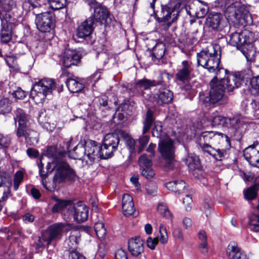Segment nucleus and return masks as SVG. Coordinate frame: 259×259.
I'll use <instances>...</instances> for the list:
<instances>
[{"label":"nucleus","mask_w":259,"mask_h":259,"mask_svg":"<svg viewBox=\"0 0 259 259\" xmlns=\"http://www.w3.org/2000/svg\"><path fill=\"white\" fill-rule=\"evenodd\" d=\"M197 64L214 73L216 76L210 82L208 96L200 93V99L204 103L215 104L222 99L225 91L231 92L241 85L246 78L242 72L227 74V70L219 67L221 50L219 45L212 46L197 53Z\"/></svg>","instance_id":"obj_1"},{"label":"nucleus","mask_w":259,"mask_h":259,"mask_svg":"<svg viewBox=\"0 0 259 259\" xmlns=\"http://www.w3.org/2000/svg\"><path fill=\"white\" fill-rule=\"evenodd\" d=\"M71 141L72 139H70L62 151H59L56 146H51L47 149V156L53 159L52 162H48V167L52 165L53 167L56 168L54 179L57 183H60L66 180H74L76 176L74 170L62 159L66 152H70L69 147Z\"/></svg>","instance_id":"obj_2"},{"label":"nucleus","mask_w":259,"mask_h":259,"mask_svg":"<svg viewBox=\"0 0 259 259\" xmlns=\"http://www.w3.org/2000/svg\"><path fill=\"white\" fill-rule=\"evenodd\" d=\"M221 7H227L225 11L226 18L234 23L241 25H249L252 23V19L249 11L241 3L233 0H217Z\"/></svg>","instance_id":"obj_3"},{"label":"nucleus","mask_w":259,"mask_h":259,"mask_svg":"<svg viewBox=\"0 0 259 259\" xmlns=\"http://www.w3.org/2000/svg\"><path fill=\"white\" fill-rule=\"evenodd\" d=\"M254 40V33L245 29L240 32L232 33L230 35L229 44L240 50L247 61H251L255 52L252 45Z\"/></svg>","instance_id":"obj_4"},{"label":"nucleus","mask_w":259,"mask_h":259,"mask_svg":"<svg viewBox=\"0 0 259 259\" xmlns=\"http://www.w3.org/2000/svg\"><path fill=\"white\" fill-rule=\"evenodd\" d=\"M16 117H14L15 123L18 121V127L16 135L18 137H24L27 143L33 145L38 142L37 133L31 130L27 124L28 116L21 109H17L15 112Z\"/></svg>","instance_id":"obj_5"},{"label":"nucleus","mask_w":259,"mask_h":259,"mask_svg":"<svg viewBox=\"0 0 259 259\" xmlns=\"http://www.w3.org/2000/svg\"><path fill=\"white\" fill-rule=\"evenodd\" d=\"M99 150L98 143L94 141L89 140L85 143L84 147L82 145H78L75 147L71 151V154L74 159L86 161L89 160L92 162L99 160Z\"/></svg>","instance_id":"obj_6"},{"label":"nucleus","mask_w":259,"mask_h":259,"mask_svg":"<svg viewBox=\"0 0 259 259\" xmlns=\"http://www.w3.org/2000/svg\"><path fill=\"white\" fill-rule=\"evenodd\" d=\"M56 83L50 78H44L35 82L30 92L31 98L36 103H42L47 96L56 89Z\"/></svg>","instance_id":"obj_7"},{"label":"nucleus","mask_w":259,"mask_h":259,"mask_svg":"<svg viewBox=\"0 0 259 259\" xmlns=\"http://www.w3.org/2000/svg\"><path fill=\"white\" fill-rule=\"evenodd\" d=\"M70 226L68 223H55L47 228L41 234V239L47 245L54 240H61L63 234H67Z\"/></svg>","instance_id":"obj_8"},{"label":"nucleus","mask_w":259,"mask_h":259,"mask_svg":"<svg viewBox=\"0 0 259 259\" xmlns=\"http://www.w3.org/2000/svg\"><path fill=\"white\" fill-rule=\"evenodd\" d=\"M119 138L116 133L106 135L103 141V146L98 145L99 148V159H107L113 156V153L117 149Z\"/></svg>","instance_id":"obj_9"},{"label":"nucleus","mask_w":259,"mask_h":259,"mask_svg":"<svg viewBox=\"0 0 259 259\" xmlns=\"http://www.w3.org/2000/svg\"><path fill=\"white\" fill-rule=\"evenodd\" d=\"M158 149L162 157L167 161V169H172L174 167L172 160L175 157V147L173 141L168 137L160 139L158 144Z\"/></svg>","instance_id":"obj_10"},{"label":"nucleus","mask_w":259,"mask_h":259,"mask_svg":"<svg viewBox=\"0 0 259 259\" xmlns=\"http://www.w3.org/2000/svg\"><path fill=\"white\" fill-rule=\"evenodd\" d=\"M211 121L212 125L222 124L227 126L229 123L237 131H239L247 123L242 117L236 116L232 118H227L219 115L218 113H213Z\"/></svg>","instance_id":"obj_11"},{"label":"nucleus","mask_w":259,"mask_h":259,"mask_svg":"<svg viewBox=\"0 0 259 259\" xmlns=\"http://www.w3.org/2000/svg\"><path fill=\"white\" fill-rule=\"evenodd\" d=\"M54 16L51 12H46L36 15V27L42 32H50L54 27Z\"/></svg>","instance_id":"obj_12"},{"label":"nucleus","mask_w":259,"mask_h":259,"mask_svg":"<svg viewBox=\"0 0 259 259\" xmlns=\"http://www.w3.org/2000/svg\"><path fill=\"white\" fill-rule=\"evenodd\" d=\"M81 54L77 50L66 49L62 54L60 62L65 67L77 65L80 61Z\"/></svg>","instance_id":"obj_13"},{"label":"nucleus","mask_w":259,"mask_h":259,"mask_svg":"<svg viewBox=\"0 0 259 259\" xmlns=\"http://www.w3.org/2000/svg\"><path fill=\"white\" fill-rule=\"evenodd\" d=\"M162 17L160 21L162 29L166 30L177 18L178 12L174 8L164 6L162 8Z\"/></svg>","instance_id":"obj_14"},{"label":"nucleus","mask_w":259,"mask_h":259,"mask_svg":"<svg viewBox=\"0 0 259 259\" xmlns=\"http://www.w3.org/2000/svg\"><path fill=\"white\" fill-rule=\"evenodd\" d=\"M243 155L250 164L259 168V143L246 148L243 151Z\"/></svg>","instance_id":"obj_15"},{"label":"nucleus","mask_w":259,"mask_h":259,"mask_svg":"<svg viewBox=\"0 0 259 259\" xmlns=\"http://www.w3.org/2000/svg\"><path fill=\"white\" fill-rule=\"evenodd\" d=\"M139 164L142 175L147 179L154 177L155 172L152 168L151 160L145 154L142 155L139 159Z\"/></svg>","instance_id":"obj_16"},{"label":"nucleus","mask_w":259,"mask_h":259,"mask_svg":"<svg viewBox=\"0 0 259 259\" xmlns=\"http://www.w3.org/2000/svg\"><path fill=\"white\" fill-rule=\"evenodd\" d=\"M226 253L229 259H249L248 256L235 242H231L228 244Z\"/></svg>","instance_id":"obj_17"},{"label":"nucleus","mask_w":259,"mask_h":259,"mask_svg":"<svg viewBox=\"0 0 259 259\" xmlns=\"http://www.w3.org/2000/svg\"><path fill=\"white\" fill-rule=\"evenodd\" d=\"M172 99V92L168 89L164 88L159 89L153 98V101L160 105L170 103Z\"/></svg>","instance_id":"obj_18"},{"label":"nucleus","mask_w":259,"mask_h":259,"mask_svg":"<svg viewBox=\"0 0 259 259\" xmlns=\"http://www.w3.org/2000/svg\"><path fill=\"white\" fill-rule=\"evenodd\" d=\"M70 226L67 233L70 232L68 239V245L70 249H75L80 240V232L79 228L72 224L68 223Z\"/></svg>","instance_id":"obj_19"},{"label":"nucleus","mask_w":259,"mask_h":259,"mask_svg":"<svg viewBox=\"0 0 259 259\" xmlns=\"http://www.w3.org/2000/svg\"><path fill=\"white\" fill-rule=\"evenodd\" d=\"M191 65V63L188 61H183L182 62L176 75L177 80L184 82L190 79V73L192 71Z\"/></svg>","instance_id":"obj_20"},{"label":"nucleus","mask_w":259,"mask_h":259,"mask_svg":"<svg viewBox=\"0 0 259 259\" xmlns=\"http://www.w3.org/2000/svg\"><path fill=\"white\" fill-rule=\"evenodd\" d=\"M94 19L89 18L78 26L76 30V35L79 38H84L90 35L93 30Z\"/></svg>","instance_id":"obj_21"},{"label":"nucleus","mask_w":259,"mask_h":259,"mask_svg":"<svg viewBox=\"0 0 259 259\" xmlns=\"http://www.w3.org/2000/svg\"><path fill=\"white\" fill-rule=\"evenodd\" d=\"M128 248L132 255L138 256L144 251V242L139 237L132 238L128 241Z\"/></svg>","instance_id":"obj_22"},{"label":"nucleus","mask_w":259,"mask_h":259,"mask_svg":"<svg viewBox=\"0 0 259 259\" xmlns=\"http://www.w3.org/2000/svg\"><path fill=\"white\" fill-rule=\"evenodd\" d=\"M122 208L123 214L125 215L128 216L134 214L135 208L133 202V199L130 195L128 194L123 195Z\"/></svg>","instance_id":"obj_23"},{"label":"nucleus","mask_w":259,"mask_h":259,"mask_svg":"<svg viewBox=\"0 0 259 259\" xmlns=\"http://www.w3.org/2000/svg\"><path fill=\"white\" fill-rule=\"evenodd\" d=\"M201 149L204 152L207 153L215 160H222L224 158V150L219 149H215L206 143H200Z\"/></svg>","instance_id":"obj_24"},{"label":"nucleus","mask_w":259,"mask_h":259,"mask_svg":"<svg viewBox=\"0 0 259 259\" xmlns=\"http://www.w3.org/2000/svg\"><path fill=\"white\" fill-rule=\"evenodd\" d=\"M89 209L84 204L77 205L74 208V220L78 223L86 221L88 218Z\"/></svg>","instance_id":"obj_25"},{"label":"nucleus","mask_w":259,"mask_h":259,"mask_svg":"<svg viewBox=\"0 0 259 259\" xmlns=\"http://www.w3.org/2000/svg\"><path fill=\"white\" fill-rule=\"evenodd\" d=\"M166 187L175 193H183L186 191V184L182 180H177L168 182L166 184Z\"/></svg>","instance_id":"obj_26"},{"label":"nucleus","mask_w":259,"mask_h":259,"mask_svg":"<svg viewBox=\"0 0 259 259\" xmlns=\"http://www.w3.org/2000/svg\"><path fill=\"white\" fill-rule=\"evenodd\" d=\"M221 19L222 16L220 14L210 13L206 18V24L209 27L215 30L219 27Z\"/></svg>","instance_id":"obj_27"},{"label":"nucleus","mask_w":259,"mask_h":259,"mask_svg":"<svg viewBox=\"0 0 259 259\" xmlns=\"http://www.w3.org/2000/svg\"><path fill=\"white\" fill-rule=\"evenodd\" d=\"M42 158H40L39 159V162L38 163V167L39 168V175L41 178V183L44 187L49 191H51V189L47 186V181H46V178L48 176V172H51L53 170H56V168L53 167V166L52 165L51 166H47V171H45L44 170L43 167L44 164H42Z\"/></svg>","instance_id":"obj_28"},{"label":"nucleus","mask_w":259,"mask_h":259,"mask_svg":"<svg viewBox=\"0 0 259 259\" xmlns=\"http://www.w3.org/2000/svg\"><path fill=\"white\" fill-rule=\"evenodd\" d=\"M109 13L106 8L97 7L94 10V18L97 21L104 23L108 17Z\"/></svg>","instance_id":"obj_29"},{"label":"nucleus","mask_w":259,"mask_h":259,"mask_svg":"<svg viewBox=\"0 0 259 259\" xmlns=\"http://www.w3.org/2000/svg\"><path fill=\"white\" fill-rule=\"evenodd\" d=\"M186 164L191 170L198 169L200 166L199 157L194 154H188L186 158Z\"/></svg>","instance_id":"obj_30"},{"label":"nucleus","mask_w":259,"mask_h":259,"mask_svg":"<svg viewBox=\"0 0 259 259\" xmlns=\"http://www.w3.org/2000/svg\"><path fill=\"white\" fill-rule=\"evenodd\" d=\"M165 51V45L162 42L157 43L153 48L152 52V59L159 60L163 57Z\"/></svg>","instance_id":"obj_31"},{"label":"nucleus","mask_w":259,"mask_h":259,"mask_svg":"<svg viewBox=\"0 0 259 259\" xmlns=\"http://www.w3.org/2000/svg\"><path fill=\"white\" fill-rule=\"evenodd\" d=\"M3 9L0 11V19L3 24L11 23V16L9 12L11 9V7L10 6L9 3L6 2L3 5Z\"/></svg>","instance_id":"obj_32"},{"label":"nucleus","mask_w":259,"mask_h":259,"mask_svg":"<svg viewBox=\"0 0 259 259\" xmlns=\"http://www.w3.org/2000/svg\"><path fill=\"white\" fill-rule=\"evenodd\" d=\"M68 90L72 93H77L83 88V84L73 78H69L66 81Z\"/></svg>","instance_id":"obj_33"},{"label":"nucleus","mask_w":259,"mask_h":259,"mask_svg":"<svg viewBox=\"0 0 259 259\" xmlns=\"http://www.w3.org/2000/svg\"><path fill=\"white\" fill-rule=\"evenodd\" d=\"M198 237L200 241V251L203 254H206L208 252L207 235L203 230L200 231L198 233Z\"/></svg>","instance_id":"obj_34"},{"label":"nucleus","mask_w":259,"mask_h":259,"mask_svg":"<svg viewBox=\"0 0 259 259\" xmlns=\"http://www.w3.org/2000/svg\"><path fill=\"white\" fill-rule=\"evenodd\" d=\"M153 112L151 110H148L146 113L145 119L143 122V134L147 133L154 121Z\"/></svg>","instance_id":"obj_35"},{"label":"nucleus","mask_w":259,"mask_h":259,"mask_svg":"<svg viewBox=\"0 0 259 259\" xmlns=\"http://www.w3.org/2000/svg\"><path fill=\"white\" fill-rule=\"evenodd\" d=\"M245 112L255 117L259 116V101L253 100L246 106Z\"/></svg>","instance_id":"obj_36"},{"label":"nucleus","mask_w":259,"mask_h":259,"mask_svg":"<svg viewBox=\"0 0 259 259\" xmlns=\"http://www.w3.org/2000/svg\"><path fill=\"white\" fill-rule=\"evenodd\" d=\"M223 134L222 133L214 132L212 131H206L203 132L200 136V140L202 141V139L204 142L209 141L210 140H217L218 138H222Z\"/></svg>","instance_id":"obj_37"},{"label":"nucleus","mask_w":259,"mask_h":259,"mask_svg":"<svg viewBox=\"0 0 259 259\" xmlns=\"http://www.w3.org/2000/svg\"><path fill=\"white\" fill-rule=\"evenodd\" d=\"M72 205V202L70 200H63L58 199L57 200L56 203L52 208V211L54 213L58 212L64 208L69 207Z\"/></svg>","instance_id":"obj_38"},{"label":"nucleus","mask_w":259,"mask_h":259,"mask_svg":"<svg viewBox=\"0 0 259 259\" xmlns=\"http://www.w3.org/2000/svg\"><path fill=\"white\" fill-rule=\"evenodd\" d=\"M248 228L252 231L259 232V215L252 214L249 217Z\"/></svg>","instance_id":"obj_39"},{"label":"nucleus","mask_w":259,"mask_h":259,"mask_svg":"<svg viewBox=\"0 0 259 259\" xmlns=\"http://www.w3.org/2000/svg\"><path fill=\"white\" fill-rule=\"evenodd\" d=\"M120 135L124 139L127 147L131 153L135 150V141L127 134L122 131H119Z\"/></svg>","instance_id":"obj_40"},{"label":"nucleus","mask_w":259,"mask_h":259,"mask_svg":"<svg viewBox=\"0 0 259 259\" xmlns=\"http://www.w3.org/2000/svg\"><path fill=\"white\" fill-rule=\"evenodd\" d=\"M94 229L98 238L101 240L104 239L106 235L104 224L102 222L96 223Z\"/></svg>","instance_id":"obj_41"},{"label":"nucleus","mask_w":259,"mask_h":259,"mask_svg":"<svg viewBox=\"0 0 259 259\" xmlns=\"http://www.w3.org/2000/svg\"><path fill=\"white\" fill-rule=\"evenodd\" d=\"M10 193L9 186H6L3 182L2 178L0 177V195H2L1 200H5L9 196ZM2 206L0 204V211L2 210Z\"/></svg>","instance_id":"obj_42"},{"label":"nucleus","mask_w":259,"mask_h":259,"mask_svg":"<svg viewBox=\"0 0 259 259\" xmlns=\"http://www.w3.org/2000/svg\"><path fill=\"white\" fill-rule=\"evenodd\" d=\"M157 209L158 212L164 217L167 219H171L172 218V214L168 210L166 204L162 202L158 203Z\"/></svg>","instance_id":"obj_43"},{"label":"nucleus","mask_w":259,"mask_h":259,"mask_svg":"<svg viewBox=\"0 0 259 259\" xmlns=\"http://www.w3.org/2000/svg\"><path fill=\"white\" fill-rule=\"evenodd\" d=\"M257 188L256 185L248 188L244 191V197L248 200L254 199L257 195Z\"/></svg>","instance_id":"obj_44"},{"label":"nucleus","mask_w":259,"mask_h":259,"mask_svg":"<svg viewBox=\"0 0 259 259\" xmlns=\"http://www.w3.org/2000/svg\"><path fill=\"white\" fill-rule=\"evenodd\" d=\"M12 107L9 100L7 98H3L0 101V114H5L11 111Z\"/></svg>","instance_id":"obj_45"},{"label":"nucleus","mask_w":259,"mask_h":259,"mask_svg":"<svg viewBox=\"0 0 259 259\" xmlns=\"http://www.w3.org/2000/svg\"><path fill=\"white\" fill-rule=\"evenodd\" d=\"M24 178V172L21 170L17 171L14 174L13 180L14 189L17 191Z\"/></svg>","instance_id":"obj_46"},{"label":"nucleus","mask_w":259,"mask_h":259,"mask_svg":"<svg viewBox=\"0 0 259 259\" xmlns=\"http://www.w3.org/2000/svg\"><path fill=\"white\" fill-rule=\"evenodd\" d=\"M136 84L138 88L144 90H147L151 87L155 86L156 84V82L154 80H151L144 78L138 80Z\"/></svg>","instance_id":"obj_47"},{"label":"nucleus","mask_w":259,"mask_h":259,"mask_svg":"<svg viewBox=\"0 0 259 259\" xmlns=\"http://www.w3.org/2000/svg\"><path fill=\"white\" fill-rule=\"evenodd\" d=\"M159 233L160 235L157 237L158 240L159 239L162 244L166 243L168 241V235L166 227L163 224H160L159 226Z\"/></svg>","instance_id":"obj_48"},{"label":"nucleus","mask_w":259,"mask_h":259,"mask_svg":"<svg viewBox=\"0 0 259 259\" xmlns=\"http://www.w3.org/2000/svg\"><path fill=\"white\" fill-rule=\"evenodd\" d=\"M49 3L52 9L59 10L65 6L66 0H49Z\"/></svg>","instance_id":"obj_49"},{"label":"nucleus","mask_w":259,"mask_h":259,"mask_svg":"<svg viewBox=\"0 0 259 259\" xmlns=\"http://www.w3.org/2000/svg\"><path fill=\"white\" fill-rule=\"evenodd\" d=\"M251 92L252 94H259V76L252 77L250 80Z\"/></svg>","instance_id":"obj_50"},{"label":"nucleus","mask_w":259,"mask_h":259,"mask_svg":"<svg viewBox=\"0 0 259 259\" xmlns=\"http://www.w3.org/2000/svg\"><path fill=\"white\" fill-rule=\"evenodd\" d=\"M1 37L3 43L8 42L11 39V31L3 28L1 30Z\"/></svg>","instance_id":"obj_51"},{"label":"nucleus","mask_w":259,"mask_h":259,"mask_svg":"<svg viewBox=\"0 0 259 259\" xmlns=\"http://www.w3.org/2000/svg\"><path fill=\"white\" fill-rule=\"evenodd\" d=\"M208 8L206 5L200 7L195 11V14L198 18H203L208 13Z\"/></svg>","instance_id":"obj_52"},{"label":"nucleus","mask_w":259,"mask_h":259,"mask_svg":"<svg viewBox=\"0 0 259 259\" xmlns=\"http://www.w3.org/2000/svg\"><path fill=\"white\" fill-rule=\"evenodd\" d=\"M68 259H85V257L75 250L69 248Z\"/></svg>","instance_id":"obj_53"},{"label":"nucleus","mask_w":259,"mask_h":259,"mask_svg":"<svg viewBox=\"0 0 259 259\" xmlns=\"http://www.w3.org/2000/svg\"><path fill=\"white\" fill-rule=\"evenodd\" d=\"M162 130V126L160 122H155L152 129V135L154 137L159 138Z\"/></svg>","instance_id":"obj_54"},{"label":"nucleus","mask_w":259,"mask_h":259,"mask_svg":"<svg viewBox=\"0 0 259 259\" xmlns=\"http://www.w3.org/2000/svg\"><path fill=\"white\" fill-rule=\"evenodd\" d=\"M149 136H143L139 138V143L140 144L139 152H141L144 148L148 144L149 140Z\"/></svg>","instance_id":"obj_55"},{"label":"nucleus","mask_w":259,"mask_h":259,"mask_svg":"<svg viewBox=\"0 0 259 259\" xmlns=\"http://www.w3.org/2000/svg\"><path fill=\"white\" fill-rule=\"evenodd\" d=\"M11 142V139L7 136H5L0 133V146L4 148H7Z\"/></svg>","instance_id":"obj_56"},{"label":"nucleus","mask_w":259,"mask_h":259,"mask_svg":"<svg viewBox=\"0 0 259 259\" xmlns=\"http://www.w3.org/2000/svg\"><path fill=\"white\" fill-rule=\"evenodd\" d=\"M6 62L10 68L15 70L18 69L16 60L13 57H9L6 59Z\"/></svg>","instance_id":"obj_57"},{"label":"nucleus","mask_w":259,"mask_h":259,"mask_svg":"<svg viewBox=\"0 0 259 259\" xmlns=\"http://www.w3.org/2000/svg\"><path fill=\"white\" fill-rule=\"evenodd\" d=\"M13 96L15 98L17 99L22 100L25 97L26 93L20 88H18L17 90L13 92Z\"/></svg>","instance_id":"obj_58"},{"label":"nucleus","mask_w":259,"mask_h":259,"mask_svg":"<svg viewBox=\"0 0 259 259\" xmlns=\"http://www.w3.org/2000/svg\"><path fill=\"white\" fill-rule=\"evenodd\" d=\"M158 243V238H152L151 237H148L147 240V245L148 247L151 249H154Z\"/></svg>","instance_id":"obj_59"},{"label":"nucleus","mask_w":259,"mask_h":259,"mask_svg":"<svg viewBox=\"0 0 259 259\" xmlns=\"http://www.w3.org/2000/svg\"><path fill=\"white\" fill-rule=\"evenodd\" d=\"M115 259H128L126 251L122 249L117 250L115 254Z\"/></svg>","instance_id":"obj_60"},{"label":"nucleus","mask_w":259,"mask_h":259,"mask_svg":"<svg viewBox=\"0 0 259 259\" xmlns=\"http://www.w3.org/2000/svg\"><path fill=\"white\" fill-rule=\"evenodd\" d=\"M192 202V199L190 195H187L183 199V203L185 205V209L189 211L191 209V204Z\"/></svg>","instance_id":"obj_61"},{"label":"nucleus","mask_w":259,"mask_h":259,"mask_svg":"<svg viewBox=\"0 0 259 259\" xmlns=\"http://www.w3.org/2000/svg\"><path fill=\"white\" fill-rule=\"evenodd\" d=\"M22 219L25 223H32L34 221V217L30 213H26L23 215Z\"/></svg>","instance_id":"obj_62"},{"label":"nucleus","mask_w":259,"mask_h":259,"mask_svg":"<svg viewBox=\"0 0 259 259\" xmlns=\"http://www.w3.org/2000/svg\"><path fill=\"white\" fill-rule=\"evenodd\" d=\"M101 77V71L100 70H97L94 74H93L91 77L90 79L91 81L96 82Z\"/></svg>","instance_id":"obj_63"},{"label":"nucleus","mask_w":259,"mask_h":259,"mask_svg":"<svg viewBox=\"0 0 259 259\" xmlns=\"http://www.w3.org/2000/svg\"><path fill=\"white\" fill-rule=\"evenodd\" d=\"M27 154L31 158H35L38 156V151L32 148H28L27 150Z\"/></svg>","instance_id":"obj_64"}]
</instances>
